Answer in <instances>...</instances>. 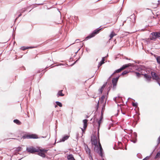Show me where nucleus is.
I'll use <instances>...</instances> for the list:
<instances>
[{
	"instance_id": "obj_16",
	"label": "nucleus",
	"mask_w": 160,
	"mask_h": 160,
	"mask_svg": "<svg viewBox=\"0 0 160 160\" xmlns=\"http://www.w3.org/2000/svg\"><path fill=\"white\" fill-rule=\"evenodd\" d=\"M88 121V120L86 119H85L83 120V128L84 129H85L87 126V122Z\"/></svg>"
},
{
	"instance_id": "obj_3",
	"label": "nucleus",
	"mask_w": 160,
	"mask_h": 160,
	"mask_svg": "<svg viewBox=\"0 0 160 160\" xmlns=\"http://www.w3.org/2000/svg\"><path fill=\"white\" fill-rule=\"evenodd\" d=\"M150 73L151 75V78L155 80L160 87V77L156 72L154 71H150Z\"/></svg>"
},
{
	"instance_id": "obj_52",
	"label": "nucleus",
	"mask_w": 160,
	"mask_h": 160,
	"mask_svg": "<svg viewBox=\"0 0 160 160\" xmlns=\"http://www.w3.org/2000/svg\"><path fill=\"white\" fill-rule=\"evenodd\" d=\"M78 137H79V134L77 133L76 134V139L77 140H78Z\"/></svg>"
},
{
	"instance_id": "obj_61",
	"label": "nucleus",
	"mask_w": 160,
	"mask_h": 160,
	"mask_svg": "<svg viewBox=\"0 0 160 160\" xmlns=\"http://www.w3.org/2000/svg\"><path fill=\"white\" fill-rule=\"evenodd\" d=\"M22 70H25V67H24V66H23L22 67Z\"/></svg>"
},
{
	"instance_id": "obj_23",
	"label": "nucleus",
	"mask_w": 160,
	"mask_h": 160,
	"mask_svg": "<svg viewBox=\"0 0 160 160\" xmlns=\"http://www.w3.org/2000/svg\"><path fill=\"white\" fill-rule=\"evenodd\" d=\"M105 98V96L104 95H102L99 99H100V102L101 103H103L104 99Z\"/></svg>"
},
{
	"instance_id": "obj_8",
	"label": "nucleus",
	"mask_w": 160,
	"mask_h": 160,
	"mask_svg": "<svg viewBox=\"0 0 160 160\" xmlns=\"http://www.w3.org/2000/svg\"><path fill=\"white\" fill-rule=\"evenodd\" d=\"M120 77V76H118L115 78H113L112 79V89L114 90L116 88V86L117 85V83L118 80V79Z\"/></svg>"
},
{
	"instance_id": "obj_4",
	"label": "nucleus",
	"mask_w": 160,
	"mask_h": 160,
	"mask_svg": "<svg viewBox=\"0 0 160 160\" xmlns=\"http://www.w3.org/2000/svg\"><path fill=\"white\" fill-rule=\"evenodd\" d=\"M97 143H98V146L99 147V149H98L97 148L96 151L99 154V155L102 158V160H104V158H103V157L104 156L103 150L100 142L99 139H98Z\"/></svg>"
},
{
	"instance_id": "obj_26",
	"label": "nucleus",
	"mask_w": 160,
	"mask_h": 160,
	"mask_svg": "<svg viewBox=\"0 0 160 160\" xmlns=\"http://www.w3.org/2000/svg\"><path fill=\"white\" fill-rule=\"evenodd\" d=\"M122 70L121 68L118 69L116 70L114 72V73L111 75V76L114 73H118L120 72Z\"/></svg>"
},
{
	"instance_id": "obj_22",
	"label": "nucleus",
	"mask_w": 160,
	"mask_h": 160,
	"mask_svg": "<svg viewBox=\"0 0 160 160\" xmlns=\"http://www.w3.org/2000/svg\"><path fill=\"white\" fill-rule=\"evenodd\" d=\"M13 122L18 125H20L21 124V122L19 120L17 119L14 120Z\"/></svg>"
},
{
	"instance_id": "obj_35",
	"label": "nucleus",
	"mask_w": 160,
	"mask_h": 160,
	"mask_svg": "<svg viewBox=\"0 0 160 160\" xmlns=\"http://www.w3.org/2000/svg\"><path fill=\"white\" fill-rule=\"evenodd\" d=\"M104 62H102V61H100L98 63V68H99L103 64H104Z\"/></svg>"
},
{
	"instance_id": "obj_49",
	"label": "nucleus",
	"mask_w": 160,
	"mask_h": 160,
	"mask_svg": "<svg viewBox=\"0 0 160 160\" xmlns=\"http://www.w3.org/2000/svg\"><path fill=\"white\" fill-rule=\"evenodd\" d=\"M35 47H32V46L27 47V49H32V48H35Z\"/></svg>"
},
{
	"instance_id": "obj_10",
	"label": "nucleus",
	"mask_w": 160,
	"mask_h": 160,
	"mask_svg": "<svg viewBox=\"0 0 160 160\" xmlns=\"http://www.w3.org/2000/svg\"><path fill=\"white\" fill-rule=\"evenodd\" d=\"M127 66H128V67H133V68L134 69H135V70H136L137 71H138V70H139V69H137L138 68H141V66H142V65H135L133 63H129L128 64H127Z\"/></svg>"
},
{
	"instance_id": "obj_36",
	"label": "nucleus",
	"mask_w": 160,
	"mask_h": 160,
	"mask_svg": "<svg viewBox=\"0 0 160 160\" xmlns=\"http://www.w3.org/2000/svg\"><path fill=\"white\" fill-rule=\"evenodd\" d=\"M130 140L131 142H133V143H136L137 141V139H133L131 138V139H130Z\"/></svg>"
},
{
	"instance_id": "obj_7",
	"label": "nucleus",
	"mask_w": 160,
	"mask_h": 160,
	"mask_svg": "<svg viewBox=\"0 0 160 160\" xmlns=\"http://www.w3.org/2000/svg\"><path fill=\"white\" fill-rule=\"evenodd\" d=\"M38 151L37 152H38V155L43 158H45L46 156L45 153L47 152L48 150L38 148Z\"/></svg>"
},
{
	"instance_id": "obj_51",
	"label": "nucleus",
	"mask_w": 160,
	"mask_h": 160,
	"mask_svg": "<svg viewBox=\"0 0 160 160\" xmlns=\"http://www.w3.org/2000/svg\"><path fill=\"white\" fill-rule=\"evenodd\" d=\"M120 98V97L119 96V95H118V96L117 97H114L113 98V100L115 101V100H116V98Z\"/></svg>"
},
{
	"instance_id": "obj_21",
	"label": "nucleus",
	"mask_w": 160,
	"mask_h": 160,
	"mask_svg": "<svg viewBox=\"0 0 160 160\" xmlns=\"http://www.w3.org/2000/svg\"><path fill=\"white\" fill-rule=\"evenodd\" d=\"M63 90H61L59 91L57 95L58 96H63L64 95V94L62 93Z\"/></svg>"
},
{
	"instance_id": "obj_28",
	"label": "nucleus",
	"mask_w": 160,
	"mask_h": 160,
	"mask_svg": "<svg viewBox=\"0 0 160 160\" xmlns=\"http://www.w3.org/2000/svg\"><path fill=\"white\" fill-rule=\"evenodd\" d=\"M55 103L56 104H57L58 106H59L60 107H62V104L59 101H56L55 102Z\"/></svg>"
},
{
	"instance_id": "obj_31",
	"label": "nucleus",
	"mask_w": 160,
	"mask_h": 160,
	"mask_svg": "<svg viewBox=\"0 0 160 160\" xmlns=\"http://www.w3.org/2000/svg\"><path fill=\"white\" fill-rule=\"evenodd\" d=\"M158 157L160 158V151H158L157 152L156 155L155 156V158H156Z\"/></svg>"
},
{
	"instance_id": "obj_40",
	"label": "nucleus",
	"mask_w": 160,
	"mask_h": 160,
	"mask_svg": "<svg viewBox=\"0 0 160 160\" xmlns=\"http://www.w3.org/2000/svg\"><path fill=\"white\" fill-rule=\"evenodd\" d=\"M112 84L111 83H110L109 86L107 88V91L108 92H109L111 88L112 87Z\"/></svg>"
},
{
	"instance_id": "obj_13",
	"label": "nucleus",
	"mask_w": 160,
	"mask_h": 160,
	"mask_svg": "<svg viewBox=\"0 0 160 160\" xmlns=\"http://www.w3.org/2000/svg\"><path fill=\"white\" fill-rule=\"evenodd\" d=\"M69 136L67 135H64L63 137L60 140V142H63L67 140L69 138Z\"/></svg>"
},
{
	"instance_id": "obj_6",
	"label": "nucleus",
	"mask_w": 160,
	"mask_h": 160,
	"mask_svg": "<svg viewBox=\"0 0 160 160\" xmlns=\"http://www.w3.org/2000/svg\"><path fill=\"white\" fill-rule=\"evenodd\" d=\"M97 141L98 138L95 135H93V137H91V144L92 145H94L95 148H94V150L95 151V148H97L98 149H99V147L98 145H97Z\"/></svg>"
},
{
	"instance_id": "obj_43",
	"label": "nucleus",
	"mask_w": 160,
	"mask_h": 160,
	"mask_svg": "<svg viewBox=\"0 0 160 160\" xmlns=\"http://www.w3.org/2000/svg\"><path fill=\"white\" fill-rule=\"evenodd\" d=\"M132 105L133 107H137L138 106V103L137 102H133L132 103Z\"/></svg>"
},
{
	"instance_id": "obj_12",
	"label": "nucleus",
	"mask_w": 160,
	"mask_h": 160,
	"mask_svg": "<svg viewBox=\"0 0 160 160\" xmlns=\"http://www.w3.org/2000/svg\"><path fill=\"white\" fill-rule=\"evenodd\" d=\"M130 131H131V133H132V134L130 136L131 138L133 139H137V133L135 132H132L133 131L132 129L130 130Z\"/></svg>"
},
{
	"instance_id": "obj_48",
	"label": "nucleus",
	"mask_w": 160,
	"mask_h": 160,
	"mask_svg": "<svg viewBox=\"0 0 160 160\" xmlns=\"http://www.w3.org/2000/svg\"><path fill=\"white\" fill-rule=\"evenodd\" d=\"M133 61L135 63L139 64L140 63V61Z\"/></svg>"
},
{
	"instance_id": "obj_37",
	"label": "nucleus",
	"mask_w": 160,
	"mask_h": 160,
	"mask_svg": "<svg viewBox=\"0 0 160 160\" xmlns=\"http://www.w3.org/2000/svg\"><path fill=\"white\" fill-rule=\"evenodd\" d=\"M80 56L79 57V58L77 59L75 62H74L73 63H72L70 66H72L74 65L80 58Z\"/></svg>"
},
{
	"instance_id": "obj_39",
	"label": "nucleus",
	"mask_w": 160,
	"mask_h": 160,
	"mask_svg": "<svg viewBox=\"0 0 160 160\" xmlns=\"http://www.w3.org/2000/svg\"><path fill=\"white\" fill-rule=\"evenodd\" d=\"M107 84V82H106L104 83V84L101 87V88L103 89L104 88L106 87Z\"/></svg>"
},
{
	"instance_id": "obj_32",
	"label": "nucleus",
	"mask_w": 160,
	"mask_h": 160,
	"mask_svg": "<svg viewBox=\"0 0 160 160\" xmlns=\"http://www.w3.org/2000/svg\"><path fill=\"white\" fill-rule=\"evenodd\" d=\"M127 68H128V66H127V64H125L123 65L121 67L122 70L123 69H125Z\"/></svg>"
},
{
	"instance_id": "obj_17",
	"label": "nucleus",
	"mask_w": 160,
	"mask_h": 160,
	"mask_svg": "<svg viewBox=\"0 0 160 160\" xmlns=\"http://www.w3.org/2000/svg\"><path fill=\"white\" fill-rule=\"evenodd\" d=\"M96 121L97 122L98 125L97 128H98V129H100V124L102 122V119H101L99 118V119L98 120V119H96Z\"/></svg>"
},
{
	"instance_id": "obj_54",
	"label": "nucleus",
	"mask_w": 160,
	"mask_h": 160,
	"mask_svg": "<svg viewBox=\"0 0 160 160\" xmlns=\"http://www.w3.org/2000/svg\"><path fill=\"white\" fill-rule=\"evenodd\" d=\"M159 143H160V136H159L158 139V144Z\"/></svg>"
},
{
	"instance_id": "obj_9",
	"label": "nucleus",
	"mask_w": 160,
	"mask_h": 160,
	"mask_svg": "<svg viewBox=\"0 0 160 160\" xmlns=\"http://www.w3.org/2000/svg\"><path fill=\"white\" fill-rule=\"evenodd\" d=\"M38 148L36 149L33 147H27L26 148V151L28 152L31 153H33L37 152L38 151Z\"/></svg>"
},
{
	"instance_id": "obj_64",
	"label": "nucleus",
	"mask_w": 160,
	"mask_h": 160,
	"mask_svg": "<svg viewBox=\"0 0 160 160\" xmlns=\"http://www.w3.org/2000/svg\"><path fill=\"white\" fill-rule=\"evenodd\" d=\"M158 5H159V4H160V0H158Z\"/></svg>"
},
{
	"instance_id": "obj_34",
	"label": "nucleus",
	"mask_w": 160,
	"mask_h": 160,
	"mask_svg": "<svg viewBox=\"0 0 160 160\" xmlns=\"http://www.w3.org/2000/svg\"><path fill=\"white\" fill-rule=\"evenodd\" d=\"M153 152H152L150 154V155L149 156H147L145 158H144L143 159H142V160H147V159H148L149 157L151 156L152 155V153Z\"/></svg>"
},
{
	"instance_id": "obj_42",
	"label": "nucleus",
	"mask_w": 160,
	"mask_h": 160,
	"mask_svg": "<svg viewBox=\"0 0 160 160\" xmlns=\"http://www.w3.org/2000/svg\"><path fill=\"white\" fill-rule=\"evenodd\" d=\"M99 129H98V128H97V131H98L97 138H98V139H99Z\"/></svg>"
},
{
	"instance_id": "obj_55",
	"label": "nucleus",
	"mask_w": 160,
	"mask_h": 160,
	"mask_svg": "<svg viewBox=\"0 0 160 160\" xmlns=\"http://www.w3.org/2000/svg\"><path fill=\"white\" fill-rule=\"evenodd\" d=\"M105 60V57H103L102 58L101 61H102V62H104V61Z\"/></svg>"
},
{
	"instance_id": "obj_46",
	"label": "nucleus",
	"mask_w": 160,
	"mask_h": 160,
	"mask_svg": "<svg viewBox=\"0 0 160 160\" xmlns=\"http://www.w3.org/2000/svg\"><path fill=\"white\" fill-rule=\"evenodd\" d=\"M20 13L18 15V16L15 19V22H16V20L18 19V18L19 17H20L22 15V13Z\"/></svg>"
},
{
	"instance_id": "obj_41",
	"label": "nucleus",
	"mask_w": 160,
	"mask_h": 160,
	"mask_svg": "<svg viewBox=\"0 0 160 160\" xmlns=\"http://www.w3.org/2000/svg\"><path fill=\"white\" fill-rule=\"evenodd\" d=\"M103 112H101V116L100 118V119H103Z\"/></svg>"
},
{
	"instance_id": "obj_20",
	"label": "nucleus",
	"mask_w": 160,
	"mask_h": 160,
	"mask_svg": "<svg viewBox=\"0 0 160 160\" xmlns=\"http://www.w3.org/2000/svg\"><path fill=\"white\" fill-rule=\"evenodd\" d=\"M22 138L23 139H30V134H25L22 136Z\"/></svg>"
},
{
	"instance_id": "obj_5",
	"label": "nucleus",
	"mask_w": 160,
	"mask_h": 160,
	"mask_svg": "<svg viewBox=\"0 0 160 160\" xmlns=\"http://www.w3.org/2000/svg\"><path fill=\"white\" fill-rule=\"evenodd\" d=\"M160 38V32H153L151 33L149 38L151 40L155 41L158 38Z\"/></svg>"
},
{
	"instance_id": "obj_60",
	"label": "nucleus",
	"mask_w": 160,
	"mask_h": 160,
	"mask_svg": "<svg viewBox=\"0 0 160 160\" xmlns=\"http://www.w3.org/2000/svg\"><path fill=\"white\" fill-rule=\"evenodd\" d=\"M81 129H82V132L83 133H84V132H84V130H85V129H84H84H83V128H81Z\"/></svg>"
},
{
	"instance_id": "obj_11",
	"label": "nucleus",
	"mask_w": 160,
	"mask_h": 160,
	"mask_svg": "<svg viewBox=\"0 0 160 160\" xmlns=\"http://www.w3.org/2000/svg\"><path fill=\"white\" fill-rule=\"evenodd\" d=\"M85 147V151L87 154H88L90 158H91V159H92L91 154V150L90 149L88 148V145L84 143Z\"/></svg>"
},
{
	"instance_id": "obj_57",
	"label": "nucleus",
	"mask_w": 160,
	"mask_h": 160,
	"mask_svg": "<svg viewBox=\"0 0 160 160\" xmlns=\"http://www.w3.org/2000/svg\"><path fill=\"white\" fill-rule=\"evenodd\" d=\"M86 49L87 51V52H88L90 51V50L89 49H88L87 48H86Z\"/></svg>"
},
{
	"instance_id": "obj_59",
	"label": "nucleus",
	"mask_w": 160,
	"mask_h": 160,
	"mask_svg": "<svg viewBox=\"0 0 160 160\" xmlns=\"http://www.w3.org/2000/svg\"><path fill=\"white\" fill-rule=\"evenodd\" d=\"M158 145L157 144V145H156L155 147V148L153 150V151L152 152H154V150H155V149H156V148H157V147L158 146Z\"/></svg>"
},
{
	"instance_id": "obj_56",
	"label": "nucleus",
	"mask_w": 160,
	"mask_h": 160,
	"mask_svg": "<svg viewBox=\"0 0 160 160\" xmlns=\"http://www.w3.org/2000/svg\"><path fill=\"white\" fill-rule=\"evenodd\" d=\"M80 41V40L79 39H77L75 40V42H79Z\"/></svg>"
},
{
	"instance_id": "obj_25",
	"label": "nucleus",
	"mask_w": 160,
	"mask_h": 160,
	"mask_svg": "<svg viewBox=\"0 0 160 160\" xmlns=\"http://www.w3.org/2000/svg\"><path fill=\"white\" fill-rule=\"evenodd\" d=\"M116 35V34L113 32H112L109 35V37L110 38V39L112 38L114 36Z\"/></svg>"
},
{
	"instance_id": "obj_19",
	"label": "nucleus",
	"mask_w": 160,
	"mask_h": 160,
	"mask_svg": "<svg viewBox=\"0 0 160 160\" xmlns=\"http://www.w3.org/2000/svg\"><path fill=\"white\" fill-rule=\"evenodd\" d=\"M132 72H135V73L136 74V76L138 78H139L141 77V75H142V73L140 72H134L133 71H132Z\"/></svg>"
},
{
	"instance_id": "obj_38",
	"label": "nucleus",
	"mask_w": 160,
	"mask_h": 160,
	"mask_svg": "<svg viewBox=\"0 0 160 160\" xmlns=\"http://www.w3.org/2000/svg\"><path fill=\"white\" fill-rule=\"evenodd\" d=\"M20 49L22 51H24L26 49H27V47L22 46L20 48Z\"/></svg>"
},
{
	"instance_id": "obj_44",
	"label": "nucleus",
	"mask_w": 160,
	"mask_h": 160,
	"mask_svg": "<svg viewBox=\"0 0 160 160\" xmlns=\"http://www.w3.org/2000/svg\"><path fill=\"white\" fill-rule=\"evenodd\" d=\"M99 108V101H98V102L97 103V105L96 107V111H98Z\"/></svg>"
},
{
	"instance_id": "obj_53",
	"label": "nucleus",
	"mask_w": 160,
	"mask_h": 160,
	"mask_svg": "<svg viewBox=\"0 0 160 160\" xmlns=\"http://www.w3.org/2000/svg\"><path fill=\"white\" fill-rule=\"evenodd\" d=\"M137 156L138 157V158H141V157H140L141 155V154L138 153V154H137Z\"/></svg>"
},
{
	"instance_id": "obj_29",
	"label": "nucleus",
	"mask_w": 160,
	"mask_h": 160,
	"mask_svg": "<svg viewBox=\"0 0 160 160\" xmlns=\"http://www.w3.org/2000/svg\"><path fill=\"white\" fill-rule=\"evenodd\" d=\"M27 10V8H23L18 11V12L20 13H22L25 12H26Z\"/></svg>"
},
{
	"instance_id": "obj_14",
	"label": "nucleus",
	"mask_w": 160,
	"mask_h": 160,
	"mask_svg": "<svg viewBox=\"0 0 160 160\" xmlns=\"http://www.w3.org/2000/svg\"><path fill=\"white\" fill-rule=\"evenodd\" d=\"M133 118H134V122H135V125L137 124L139 120L140 119V117L138 116H136V115H134L133 116Z\"/></svg>"
},
{
	"instance_id": "obj_58",
	"label": "nucleus",
	"mask_w": 160,
	"mask_h": 160,
	"mask_svg": "<svg viewBox=\"0 0 160 160\" xmlns=\"http://www.w3.org/2000/svg\"><path fill=\"white\" fill-rule=\"evenodd\" d=\"M136 113L137 114V116H139V115H140V113L139 112H136Z\"/></svg>"
},
{
	"instance_id": "obj_33",
	"label": "nucleus",
	"mask_w": 160,
	"mask_h": 160,
	"mask_svg": "<svg viewBox=\"0 0 160 160\" xmlns=\"http://www.w3.org/2000/svg\"><path fill=\"white\" fill-rule=\"evenodd\" d=\"M156 60L158 63L160 64V56H158L156 58Z\"/></svg>"
},
{
	"instance_id": "obj_30",
	"label": "nucleus",
	"mask_w": 160,
	"mask_h": 160,
	"mask_svg": "<svg viewBox=\"0 0 160 160\" xmlns=\"http://www.w3.org/2000/svg\"><path fill=\"white\" fill-rule=\"evenodd\" d=\"M22 148L20 147H18L16 148V149L15 150V151L16 152H18L19 151H21Z\"/></svg>"
},
{
	"instance_id": "obj_47",
	"label": "nucleus",
	"mask_w": 160,
	"mask_h": 160,
	"mask_svg": "<svg viewBox=\"0 0 160 160\" xmlns=\"http://www.w3.org/2000/svg\"><path fill=\"white\" fill-rule=\"evenodd\" d=\"M131 18H130L131 19V18H134V21L135 20V15L134 14H133V15H132L131 16Z\"/></svg>"
},
{
	"instance_id": "obj_1",
	"label": "nucleus",
	"mask_w": 160,
	"mask_h": 160,
	"mask_svg": "<svg viewBox=\"0 0 160 160\" xmlns=\"http://www.w3.org/2000/svg\"><path fill=\"white\" fill-rule=\"evenodd\" d=\"M138 71L142 73V75L143 76L144 78L145 79L146 82H150L151 81V77L149 74L150 70H149L144 65H142L141 68H138Z\"/></svg>"
},
{
	"instance_id": "obj_63",
	"label": "nucleus",
	"mask_w": 160,
	"mask_h": 160,
	"mask_svg": "<svg viewBox=\"0 0 160 160\" xmlns=\"http://www.w3.org/2000/svg\"><path fill=\"white\" fill-rule=\"evenodd\" d=\"M80 48H79L75 53V54H77V53L80 50Z\"/></svg>"
},
{
	"instance_id": "obj_15",
	"label": "nucleus",
	"mask_w": 160,
	"mask_h": 160,
	"mask_svg": "<svg viewBox=\"0 0 160 160\" xmlns=\"http://www.w3.org/2000/svg\"><path fill=\"white\" fill-rule=\"evenodd\" d=\"M38 136L35 134H30V139H37L39 138Z\"/></svg>"
},
{
	"instance_id": "obj_27",
	"label": "nucleus",
	"mask_w": 160,
	"mask_h": 160,
	"mask_svg": "<svg viewBox=\"0 0 160 160\" xmlns=\"http://www.w3.org/2000/svg\"><path fill=\"white\" fill-rule=\"evenodd\" d=\"M129 71H127V70H125L124 71H123L121 73V74H120V76H121V75H125L128 73H129Z\"/></svg>"
},
{
	"instance_id": "obj_50",
	"label": "nucleus",
	"mask_w": 160,
	"mask_h": 160,
	"mask_svg": "<svg viewBox=\"0 0 160 160\" xmlns=\"http://www.w3.org/2000/svg\"><path fill=\"white\" fill-rule=\"evenodd\" d=\"M92 118L93 119V122H94L95 121H96V119H97L96 118V117L95 116H94Z\"/></svg>"
},
{
	"instance_id": "obj_24",
	"label": "nucleus",
	"mask_w": 160,
	"mask_h": 160,
	"mask_svg": "<svg viewBox=\"0 0 160 160\" xmlns=\"http://www.w3.org/2000/svg\"><path fill=\"white\" fill-rule=\"evenodd\" d=\"M106 101L105 102L103 103L102 107V108L101 112H104L105 110V108L106 106Z\"/></svg>"
},
{
	"instance_id": "obj_45",
	"label": "nucleus",
	"mask_w": 160,
	"mask_h": 160,
	"mask_svg": "<svg viewBox=\"0 0 160 160\" xmlns=\"http://www.w3.org/2000/svg\"><path fill=\"white\" fill-rule=\"evenodd\" d=\"M103 89L101 88L99 89L100 94H102V92Z\"/></svg>"
},
{
	"instance_id": "obj_62",
	"label": "nucleus",
	"mask_w": 160,
	"mask_h": 160,
	"mask_svg": "<svg viewBox=\"0 0 160 160\" xmlns=\"http://www.w3.org/2000/svg\"><path fill=\"white\" fill-rule=\"evenodd\" d=\"M121 112H122V114H124V115L126 113L125 112H123L122 110H121Z\"/></svg>"
},
{
	"instance_id": "obj_2",
	"label": "nucleus",
	"mask_w": 160,
	"mask_h": 160,
	"mask_svg": "<svg viewBox=\"0 0 160 160\" xmlns=\"http://www.w3.org/2000/svg\"><path fill=\"white\" fill-rule=\"evenodd\" d=\"M102 28H100L99 27L94 30L92 32L89 34V35L85 38V39L83 40V41L88 40L94 37L96 35L99 33L100 31Z\"/></svg>"
},
{
	"instance_id": "obj_18",
	"label": "nucleus",
	"mask_w": 160,
	"mask_h": 160,
	"mask_svg": "<svg viewBox=\"0 0 160 160\" xmlns=\"http://www.w3.org/2000/svg\"><path fill=\"white\" fill-rule=\"evenodd\" d=\"M74 158L72 154H70L67 156V159L68 160H73Z\"/></svg>"
}]
</instances>
